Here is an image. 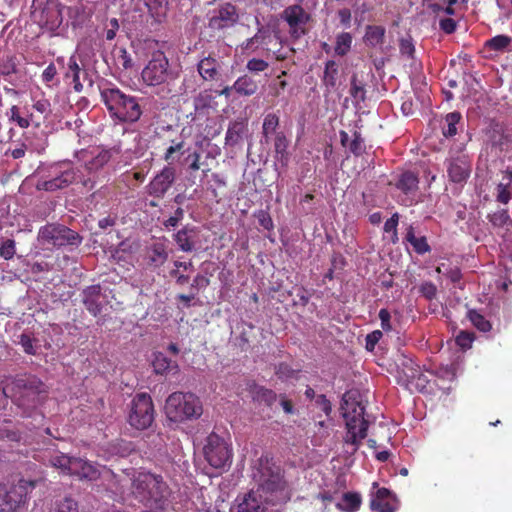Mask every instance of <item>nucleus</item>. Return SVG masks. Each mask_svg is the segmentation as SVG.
Wrapping results in <instances>:
<instances>
[{"label": "nucleus", "mask_w": 512, "mask_h": 512, "mask_svg": "<svg viewBox=\"0 0 512 512\" xmlns=\"http://www.w3.org/2000/svg\"><path fill=\"white\" fill-rule=\"evenodd\" d=\"M253 477L266 504H285L291 501L292 489L285 473L269 451L258 458Z\"/></svg>", "instance_id": "nucleus-1"}, {"label": "nucleus", "mask_w": 512, "mask_h": 512, "mask_svg": "<svg viewBox=\"0 0 512 512\" xmlns=\"http://www.w3.org/2000/svg\"><path fill=\"white\" fill-rule=\"evenodd\" d=\"M101 100L110 117L122 124H134L143 115V107L137 96L126 94L116 86L100 88Z\"/></svg>", "instance_id": "nucleus-2"}, {"label": "nucleus", "mask_w": 512, "mask_h": 512, "mask_svg": "<svg viewBox=\"0 0 512 512\" xmlns=\"http://www.w3.org/2000/svg\"><path fill=\"white\" fill-rule=\"evenodd\" d=\"M132 492L146 507L163 509L168 498V486L160 474L137 472L132 476Z\"/></svg>", "instance_id": "nucleus-3"}, {"label": "nucleus", "mask_w": 512, "mask_h": 512, "mask_svg": "<svg viewBox=\"0 0 512 512\" xmlns=\"http://www.w3.org/2000/svg\"><path fill=\"white\" fill-rule=\"evenodd\" d=\"M240 47L243 52L258 53L267 59L273 56L278 61L289 58L292 52V49L283 48L280 32L268 25L260 26L254 36L247 38Z\"/></svg>", "instance_id": "nucleus-4"}, {"label": "nucleus", "mask_w": 512, "mask_h": 512, "mask_svg": "<svg viewBox=\"0 0 512 512\" xmlns=\"http://www.w3.org/2000/svg\"><path fill=\"white\" fill-rule=\"evenodd\" d=\"M40 173L37 184L39 190L56 191L65 189L77 180L90 189L94 188V182L90 178L80 177L78 168H75L69 161L54 162V164L43 168Z\"/></svg>", "instance_id": "nucleus-5"}, {"label": "nucleus", "mask_w": 512, "mask_h": 512, "mask_svg": "<svg viewBox=\"0 0 512 512\" xmlns=\"http://www.w3.org/2000/svg\"><path fill=\"white\" fill-rule=\"evenodd\" d=\"M358 396L357 391L345 392L341 403L347 428L345 442L351 445H359L367 437L369 426V422L364 419V407Z\"/></svg>", "instance_id": "nucleus-6"}, {"label": "nucleus", "mask_w": 512, "mask_h": 512, "mask_svg": "<svg viewBox=\"0 0 512 512\" xmlns=\"http://www.w3.org/2000/svg\"><path fill=\"white\" fill-rule=\"evenodd\" d=\"M165 413L169 420L183 422L198 419L202 414V401L193 392L175 391L168 396Z\"/></svg>", "instance_id": "nucleus-7"}, {"label": "nucleus", "mask_w": 512, "mask_h": 512, "mask_svg": "<svg viewBox=\"0 0 512 512\" xmlns=\"http://www.w3.org/2000/svg\"><path fill=\"white\" fill-rule=\"evenodd\" d=\"M142 82L148 87H157L172 81L176 78L167 56L161 49H157L150 54V58L142 69Z\"/></svg>", "instance_id": "nucleus-8"}, {"label": "nucleus", "mask_w": 512, "mask_h": 512, "mask_svg": "<svg viewBox=\"0 0 512 512\" xmlns=\"http://www.w3.org/2000/svg\"><path fill=\"white\" fill-rule=\"evenodd\" d=\"M38 241L49 248L78 247L82 237L66 225L49 223L40 227Z\"/></svg>", "instance_id": "nucleus-9"}, {"label": "nucleus", "mask_w": 512, "mask_h": 512, "mask_svg": "<svg viewBox=\"0 0 512 512\" xmlns=\"http://www.w3.org/2000/svg\"><path fill=\"white\" fill-rule=\"evenodd\" d=\"M37 480L19 479L16 484L0 483V512H15L27 501L30 491L34 490Z\"/></svg>", "instance_id": "nucleus-10"}, {"label": "nucleus", "mask_w": 512, "mask_h": 512, "mask_svg": "<svg viewBox=\"0 0 512 512\" xmlns=\"http://www.w3.org/2000/svg\"><path fill=\"white\" fill-rule=\"evenodd\" d=\"M45 392V383L33 374H23L14 379V394L21 407H36Z\"/></svg>", "instance_id": "nucleus-11"}, {"label": "nucleus", "mask_w": 512, "mask_h": 512, "mask_svg": "<svg viewBox=\"0 0 512 512\" xmlns=\"http://www.w3.org/2000/svg\"><path fill=\"white\" fill-rule=\"evenodd\" d=\"M155 410L153 400L147 392H140L132 398L128 422L132 427L145 429L152 425Z\"/></svg>", "instance_id": "nucleus-12"}, {"label": "nucleus", "mask_w": 512, "mask_h": 512, "mask_svg": "<svg viewBox=\"0 0 512 512\" xmlns=\"http://www.w3.org/2000/svg\"><path fill=\"white\" fill-rule=\"evenodd\" d=\"M49 461L52 466L59 468L60 471L70 475H77L79 478L94 479L97 475L95 467L81 459V457L59 453L51 456Z\"/></svg>", "instance_id": "nucleus-13"}, {"label": "nucleus", "mask_w": 512, "mask_h": 512, "mask_svg": "<svg viewBox=\"0 0 512 512\" xmlns=\"http://www.w3.org/2000/svg\"><path fill=\"white\" fill-rule=\"evenodd\" d=\"M176 168L173 165H166L157 172L152 181L146 187L148 195L162 200L168 190L171 189L176 180Z\"/></svg>", "instance_id": "nucleus-14"}, {"label": "nucleus", "mask_w": 512, "mask_h": 512, "mask_svg": "<svg viewBox=\"0 0 512 512\" xmlns=\"http://www.w3.org/2000/svg\"><path fill=\"white\" fill-rule=\"evenodd\" d=\"M302 1L298 0L297 4L285 7L281 13V18L289 25L291 35L295 37L305 32L304 28L310 21V13L301 6Z\"/></svg>", "instance_id": "nucleus-15"}, {"label": "nucleus", "mask_w": 512, "mask_h": 512, "mask_svg": "<svg viewBox=\"0 0 512 512\" xmlns=\"http://www.w3.org/2000/svg\"><path fill=\"white\" fill-rule=\"evenodd\" d=\"M446 172L450 182L463 185L472 172V162L464 154L453 156L446 160Z\"/></svg>", "instance_id": "nucleus-16"}, {"label": "nucleus", "mask_w": 512, "mask_h": 512, "mask_svg": "<svg viewBox=\"0 0 512 512\" xmlns=\"http://www.w3.org/2000/svg\"><path fill=\"white\" fill-rule=\"evenodd\" d=\"M238 19L237 6L231 4V2H226L213 10L208 25L213 30H222L236 24Z\"/></svg>", "instance_id": "nucleus-17"}, {"label": "nucleus", "mask_w": 512, "mask_h": 512, "mask_svg": "<svg viewBox=\"0 0 512 512\" xmlns=\"http://www.w3.org/2000/svg\"><path fill=\"white\" fill-rule=\"evenodd\" d=\"M491 225L501 232L503 246L512 260V219L507 210H497L487 216Z\"/></svg>", "instance_id": "nucleus-18"}, {"label": "nucleus", "mask_w": 512, "mask_h": 512, "mask_svg": "<svg viewBox=\"0 0 512 512\" xmlns=\"http://www.w3.org/2000/svg\"><path fill=\"white\" fill-rule=\"evenodd\" d=\"M107 296L103 294L99 284L89 285L82 292L84 307L90 314L97 316L106 304Z\"/></svg>", "instance_id": "nucleus-19"}, {"label": "nucleus", "mask_w": 512, "mask_h": 512, "mask_svg": "<svg viewBox=\"0 0 512 512\" xmlns=\"http://www.w3.org/2000/svg\"><path fill=\"white\" fill-rule=\"evenodd\" d=\"M185 138L181 134L175 136H167L163 140L165 147L162 159L167 162V165L173 163L181 158L185 151Z\"/></svg>", "instance_id": "nucleus-20"}, {"label": "nucleus", "mask_w": 512, "mask_h": 512, "mask_svg": "<svg viewBox=\"0 0 512 512\" xmlns=\"http://www.w3.org/2000/svg\"><path fill=\"white\" fill-rule=\"evenodd\" d=\"M370 507L378 512H395L398 508V500L392 491L380 488L376 491L374 498L371 499Z\"/></svg>", "instance_id": "nucleus-21"}, {"label": "nucleus", "mask_w": 512, "mask_h": 512, "mask_svg": "<svg viewBox=\"0 0 512 512\" xmlns=\"http://www.w3.org/2000/svg\"><path fill=\"white\" fill-rule=\"evenodd\" d=\"M418 184V175L413 171L401 172L394 183L395 187L408 197H414L417 194Z\"/></svg>", "instance_id": "nucleus-22"}, {"label": "nucleus", "mask_w": 512, "mask_h": 512, "mask_svg": "<svg viewBox=\"0 0 512 512\" xmlns=\"http://www.w3.org/2000/svg\"><path fill=\"white\" fill-rule=\"evenodd\" d=\"M197 228L195 226L186 225L183 226L181 230H178L174 235V241L177 244V247L189 253V251H193L196 238H197Z\"/></svg>", "instance_id": "nucleus-23"}, {"label": "nucleus", "mask_w": 512, "mask_h": 512, "mask_svg": "<svg viewBox=\"0 0 512 512\" xmlns=\"http://www.w3.org/2000/svg\"><path fill=\"white\" fill-rule=\"evenodd\" d=\"M219 61L214 54L202 58L197 64V71L204 81H215L219 76Z\"/></svg>", "instance_id": "nucleus-24"}, {"label": "nucleus", "mask_w": 512, "mask_h": 512, "mask_svg": "<svg viewBox=\"0 0 512 512\" xmlns=\"http://www.w3.org/2000/svg\"><path fill=\"white\" fill-rule=\"evenodd\" d=\"M265 504L257 486L256 490L248 492L242 502L239 503L238 512H265Z\"/></svg>", "instance_id": "nucleus-25"}, {"label": "nucleus", "mask_w": 512, "mask_h": 512, "mask_svg": "<svg viewBox=\"0 0 512 512\" xmlns=\"http://www.w3.org/2000/svg\"><path fill=\"white\" fill-rule=\"evenodd\" d=\"M201 454L204 455L207 462L211 467L216 469H224L229 467L231 463V453L230 450L223 449H208V450H199Z\"/></svg>", "instance_id": "nucleus-26"}, {"label": "nucleus", "mask_w": 512, "mask_h": 512, "mask_svg": "<svg viewBox=\"0 0 512 512\" xmlns=\"http://www.w3.org/2000/svg\"><path fill=\"white\" fill-rule=\"evenodd\" d=\"M290 141L286 137L284 131H278L274 136L275 159L286 167L290 161V153L288 151Z\"/></svg>", "instance_id": "nucleus-27"}, {"label": "nucleus", "mask_w": 512, "mask_h": 512, "mask_svg": "<svg viewBox=\"0 0 512 512\" xmlns=\"http://www.w3.org/2000/svg\"><path fill=\"white\" fill-rule=\"evenodd\" d=\"M251 397L254 402L264 403L267 407H272L276 403L278 395L274 390L266 386L253 384L250 386Z\"/></svg>", "instance_id": "nucleus-28"}, {"label": "nucleus", "mask_w": 512, "mask_h": 512, "mask_svg": "<svg viewBox=\"0 0 512 512\" xmlns=\"http://www.w3.org/2000/svg\"><path fill=\"white\" fill-rule=\"evenodd\" d=\"M113 153H119V150L114 148L101 149L92 159L86 161L85 168L89 173L98 172L99 169L103 168L111 160Z\"/></svg>", "instance_id": "nucleus-29"}, {"label": "nucleus", "mask_w": 512, "mask_h": 512, "mask_svg": "<svg viewBox=\"0 0 512 512\" xmlns=\"http://www.w3.org/2000/svg\"><path fill=\"white\" fill-rule=\"evenodd\" d=\"M489 143L492 148L503 153V151H507L509 149L511 137L505 133L500 125H496L490 131Z\"/></svg>", "instance_id": "nucleus-30"}, {"label": "nucleus", "mask_w": 512, "mask_h": 512, "mask_svg": "<svg viewBox=\"0 0 512 512\" xmlns=\"http://www.w3.org/2000/svg\"><path fill=\"white\" fill-rule=\"evenodd\" d=\"M247 130V119H236L229 123L226 131V144L236 145L240 142L243 134Z\"/></svg>", "instance_id": "nucleus-31"}, {"label": "nucleus", "mask_w": 512, "mask_h": 512, "mask_svg": "<svg viewBox=\"0 0 512 512\" xmlns=\"http://www.w3.org/2000/svg\"><path fill=\"white\" fill-rule=\"evenodd\" d=\"M386 29L383 25H367L363 36V41L368 47H379L384 44Z\"/></svg>", "instance_id": "nucleus-32"}, {"label": "nucleus", "mask_w": 512, "mask_h": 512, "mask_svg": "<svg viewBox=\"0 0 512 512\" xmlns=\"http://www.w3.org/2000/svg\"><path fill=\"white\" fill-rule=\"evenodd\" d=\"M153 370L157 374L177 373L179 367L177 362L168 358L163 353H157L152 361Z\"/></svg>", "instance_id": "nucleus-33"}, {"label": "nucleus", "mask_w": 512, "mask_h": 512, "mask_svg": "<svg viewBox=\"0 0 512 512\" xmlns=\"http://www.w3.org/2000/svg\"><path fill=\"white\" fill-rule=\"evenodd\" d=\"M7 115L9 120L14 121L21 129H27L31 124L41 125V120L36 119L33 113L27 114L25 117L22 116L21 108L16 105L10 107V112Z\"/></svg>", "instance_id": "nucleus-34"}, {"label": "nucleus", "mask_w": 512, "mask_h": 512, "mask_svg": "<svg viewBox=\"0 0 512 512\" xmlns=\"http://www.w3.org/2000/svg\"><path fill=\"white\" fill-rule=\"evenodd\" d=\"M148 259L151 265L155 267L163 266L168 259L167 246L163 242H154L149 248Z\"/></svg>", "instance_id": "nucleus-35"}, {"label": "nucleus", "mask_w": 512, "mask_h": 512, "mask_svg": "<svg viewBox=\"0 0 512 512\" xmlns=\"http://www.w3.org/2000/svg\"><path fill=\"white\" fill-rule=\"evenodd\" d=\"M405 239L413 246V249L417 254L423 255L425 253H429L431 250V247L425 236L417 237L415 235L413 225L408 226Z\"/></svg>", "instance_id": "nucleus-36"}, {"label": "nucleus", "mask_w": 512, "mask_h": 512, "mask_svg": "<svg viewBox=\"0 0 512 512\" xmlns=\"http://www.w3.org/2000/svg\"><path fill=\"white\" fill-rule=\"evenodd\" d=\"M232 88H234L235 92L239 95L251 96L256 94L258 84L250 76L244 75L236 79Z\"/></svg>", "instance_id": "nucleus-37"}, {"label": "nucleus", "mask_w": 512, "mask_h": 512, "mask_svg": "<svg viewBox=\"0 0 512 512\" xmlns=\"http://www.w3.org/2000/svg\"><path fill=\"white\" fill-rule=\"evenodd\" d=\"M485 47L496 53L509 52L512 49V37L508 35H496L485 42Z\"/></svg>", "instance_id": "nucleus-38"}, {"label": "nucleus", "mask_w": 512, "mask_h": 512, "mask_svg": "<svg viewBox=\"0 0 512 512\" xmlns=\"http://www.w3.org/2000/svg\"><path fill=\"white\" fill-rule=\"evenodd\" d=\"M169 0H146V6L150 15L157 21H162L168 11Z\"/></svg>", "instance_id": "nucleus-39"}, {"label": "nucleus", "mask_w": 512, "mask_h": 512, "mask_svg": "<svg viewBox=\"0 0 512 512\" xmlns=\"http://www.w3.org/2000/svg\"><path fill=\"white\" fill-rule=\"evenodd\" d=\"M280 125V117L276 113H268L265 115L262 124V134L265 141H269L271 135L276 136L278 126Z\"/></svg>", "instance_id": "nucleus-40"}, {"label": "nucleus", "mask_w": 512, "mask_h": 512, "mask_svg": "<svg viewBox=\"0 0 512 512\" xmlns=\"http://www.w3.org/2000/svg\"><path fill=\"white\" fill-rule=\"evenodd\" d=\"M339 73V65L335 60L325 62L323 82L327 88H335Z\"/></svg>", "instance_id": "nucleus-41"}, {"label": "nucleus", "mask_w": 512, "mask_h": 512, "mask_svg": "<svg viewBox=\"0 0 512 512\" xmlns=\"http://www.w3.org/2000/svg\"><path fill=\"white\" fill-rule=\"evenodd\" d=\"M353 37L350 32H340L336 36L334 52L339 56H344L349 53Z\"/></svg>", "instance_id": "nucleus-42"}, {"label": "nucleus", "mask_w": 512, "mask_h": 512, "mask_svg": "<svg viewBox=\"0 0 512 512\" xmlns=\"http://www.w3.org/2000/svg\"><path fill=\"white\" fill-rule=\"evenodd\" d=\"M462 119L460 112H450L445 116V126L442 127L443 135L446 137H453L457 135V125Z\"/></svg>", "instance_id": "nucleus-43"}, {"label": "nucleus", "mask_w": 512, "mask_h": 512, "mask_svg": "<svg viewBox=\"0 0 512 512\" xmlns=\"http://www.w3.org/2000/svg\"><path fill=\"white\" fill-rule=\"evenodd\" d=\"M361 504V497L356 492H346L343 495L342 502L338 503L337 506L339 509L353 512L359 509Z\"/></svg>", "instance_id": "nucleus-44"}, {"label": "nucleus", "mask_w": 512, "mask_h": 512, "mask_svg": "<svg viewBox=\"0 0 512 512\" xmlns=\"http://www.w3.org/2000/svg\"><path fill=\"white\" fill-rule=\"evenodd\" d=\"M349 94L353 98L356 105L360 102H364L366 99V89L363 82L358 80L356 75L351 77Z\"/></svg>", "instance_id": "nucleus-45"}, {"label": "nucleus", "mask_w": 512, "mask_h": 512, "mask_svg": "<svg viewBox=\"0 0 512 512\" xmlns=\"http://www.w3.org/2000/svg\"><path fill=\"white\" fill-rule=\"evenodd\" d=\"M467 318L471 324L477 328V330L481 332L491 331V324L489 320H487L484 315L479 313L477 309H470L467 312Z\"/></svg>", "instance_id": "nucleus-46"}, {"label": "nucleus", "mask_w": 512, "mask_h": 512, "mask_svg": "<svg viewBox=\"0 0 512 512\" xmlns=\"http://www.w3.org/2000/svg\"><path fill=\"white\" fill-rule=\"evenodd\" d=\"M26 151H31L29 144L24 141H13L10 143V147L5 152V155H10L13 159H22Z\"/></svg>", "instance_id": "nucleus-47"}, {"label": "nucleus", "mask_w": 512, "mask_h": 512, "mask_svg": "<svg viewBox=\"0 0 512 512\" xmlns=\"http://www.w3.org/2000/svg\"><path fill=\"white\" fill-rule=\"evenodd\" d=\"M399 225V213H393L392 216L387 219L384 223L383 230L387 233H391V242H399L398 227Z\"/></svg>", "instance_id": "nucleus-48"}, {"label": "nucleus", "mask_w": 512, "mask_h": 512, "mask_svg": "<svg viewBox=\"0 0 512 512\" xmlns=\"http://www.w3.org/2000/svg\"><path fill=\"white\" fill-rule=\"evenodd\" d=\"M401 367L402 373L408 383L418 377L419 367L412 359L404 358L401 363Z\"/></svg>", "instance_id": "nucleus-49"}, {"label": "nucleus", "mask_w": 512, "mask_h": 512, "mask_svg": "<svg viewBox=\"0 0 512 512\" xmlns=\"http://www.w3.org/2000/svg\"><path fill=\"white\" fill-rule=\"evenodd\" d=\"M50 512H79L78 503L71 497H64L63 500L57 502Z\"/></svg>", "instance_id": "nucleus-50"}, {"label": "nucleus", "mask_w": 512, "mask_h": 512, "mask_svg": "<svg viewBox=\"0 0 512 512\" xmlns=\"http://www.w3.org/2000/svg\"><path fill=\"white\" fill-rule=\"evenodd\" d=\"M365 148L366 147L362 135L359 131L355 130L353 133V139L348 144V149L355 156H360L364 154Z\"/></svg>", "instance_id": "nucleus-51"}, {"label": "nucleus", "mask_w": 512, "mask_h": 512, "mask_svg": "<svg viewBox=\"0 0 512 512\" xmlns=\"http://www.w3.org/2000/svg\"><path fill=\"white\" fill-rule=\"evenodd\" d=\"M115 60L122 70H130L133 66V59L126 48H118L117 53L115 54Z\"/></svg>", "instance_id": "nucleus-52"}, {"label": "nucleus", "mask_w": 512, "mask_h": 512, "mask_svg": "<svg viewBox=\"0 0 512 512\" xmlns=\"http://www.w3.org/2000/svg\"><path fill=\"white\" fill-rule=\"evenodd\" d=\"M206 443L202 448L214 449V448H227L226 439L217 435L216 432H211L205 437Z\"/></svg>", "instance_id": "nucleus-53"}, {"label": "nucleus", "mask_w": 512, "mask_h": 512, "mask_svg": "<svg viewBox=\"0 0 512 512\" xmlns=\"http://www.w3.org/2000/svg\"><path fill=\"white\" fill-rule=\"evenodd\" d=\"M269 67L268 61L261 58H252L247 61L246 68L253 73L266 71Z\"/></svg>", "instance_id": "nucleus-54"}, {"label": "nucleus", "mask_w": 512, "mask_h": 512, "mask_svg": "<svg viewBox=\"0 0 512 512\" xmlns=\"http://www.w3.org/2000/svg\"><path fill=\"white\" fill-rule=\"evenodd\" d=\"M496 200L500 203H508L511 200L510 183H499L496 187Z\"/></svg>", "instance_id": "nucleus-55"}, {"label": "nucleus", "mask_w": 512, "mask_h": 512, "mask_svg": "<svg viewBox=\"0 0 512 512\" xmlns=\"http://www.w3.org/2000/svg\"><path fill=\"white\" fill-rule=\"evenodd\" d=\"M15 255V242L8 238L0 245V256L5 260L13 259Z\"/></svg>", "instance_id": "nucleus-56"}, {"label": "nucleus", "mask_w": 512, "mask_h": 512, "mask_svg": "<svg viewBox=\"0 0 512 512\" xmlns=\"http://www.w3.org/2000/svg\"><path fill=\"white\" fill-rule=\"evenodd\" d=\"M20 344L23 348L24 353L28 355H35L36 349H35V340L31 338V336L26 335V333H22L20 335Z\"/></svg>", "instance_id": "nucleus-57"}, {"label": "nucleus", "mask_w": 512, "mask_h": 512, "mask_svg": "<svg viewBox=\"0 0 512 512\" xmlns=\"http://www.w3.org/2000/svg\"><path fill=\"white\" fill-rule=\"evenodd\" d=\"M33 108L36 112H39L42 114L43 118H47L48 115L51 113V104L49 100L47 99H40L37 101H34Z\"/></svg>", "instance_id": "nucleus-58"}, {"label": "nucleus", "mask_w": 512, "mask_h": 512, "mask_svg": "<svg viewBox=\"0 0 512 512\" xmlns=\"http://www.w3.org/2000/svg\"><path fill=\"white\" fill-rule=\"evenodd\" d=\"M400 53L406 55L408 58H414L415 47L411 40L408 38H402L399 43Z\"/></svg>", "instance_id": "nucleus-59"}, {"label": "nucleus", "mask_w": 512, "mask_h": 512, "mask_svg": "<svg viewBox=\"0 0 512 512\" xmlns=\"http://www.w3.org/2000/svg\"><path fill=\"white\" fill-rule=\"evenodd\" d=\"M383 337V332L380 330H375L371 333H368L366 336V349L369 351L374 350L377 343L380 342V340Z\"/></svg>", "instance_id": "nucleus-60"}, {"label": "nucleus", "mask_w": 512, "mask_h": 512, "mask_svg": "<svg viewBox=\"0 0 512 512\" xmlns=\"http://www.w3.org/2000/svg\"><path fill=\"white\" fill-rule=\"evenodd\" d=\"M443 274L449 278L452 283H459L463 278L462 271L458 266H447Z\"/></svg>", "instance_id": "nucleus-61"}, {"label": "nucleus", "mask_w": 512, "mask_h": 512, "mask_svg": "<svg viewBox=\"0 0 512 512\" xmlns=\"http://www.w3.org/2000/svg\"><path fill=\"white\" fill-rule=\"evenodd\" d=\"M378 318L381 321V326L383 331L389 332L392 330L391 325V314L386 308H382L379 310Z\"/></svg>", "instance_id": "nucleus-62"}, {"label": "nucleus", "mask_w": 512, "mask_h": 512, "mask_svg": "<svg viewBox=\"0 0 512 512\" xmlns=\"http://www.w3.org/2000/svg\"><path fill=\"white\" fill-rule=\"evenodd\" d=\"M420 291L422 296H424L425 298L433 299L437 296L438 289L437 286L432 282H425L421 284Z\"/></svg>", "instance_id": "nucleus-63"}, {"label": "nucleus", "mask_w": 512, "mask_h": 512, "mask_svg": "<svg viewBox=\"0 0 512 512\" xmlns=\"http://www.w3.org/2000/svg\"><path fill=\"white\" fill-rule=\"evenodd\" d=\"M57 69L55 64L51 63L47 67L44 68L42 73V81L49 85L51 82L55 81V77L57 76Z\"/></svg>", "instance_id": "nucleus-64"}]
</instances>
